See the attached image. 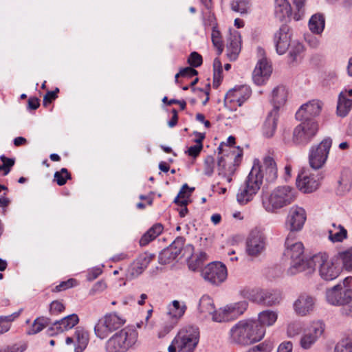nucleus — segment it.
<instances>
[{
    "mask_svg": "<svg viewBox=\"0 0 352 352\" xmlns=\"http://www.w3.org/2000/svg\"><path fill=\"white\" fill-rule=\"evenodd\" d=\"M280 300V295L278 292L275 291H261L257 292L256 301L259 304L266 306H272L279 303Z\"/></svg>",
    "mask_w": 352,
    "mask_h": 352,
    "instance_id": "26",
    "label": "nucleus"
},
{
    "mask_svg": "<svg viewBox=\"0 0 352 352\" xmlns=\"http://www.w3.org/2000/svg\"><path fill=\"white\" fill-rule=\"evenodd\" d=\"M332 145V140L330 138H324L319 144L312 146L309 153V163L314 170H318L325 164L330 148Z\"/></svg>",
    "mask_w": 352,
    "mask_h": 352,
    "instance_id": "9",
    "label": "nucleus"
},
{
    "mask_svg": "<svg viewBox=\"0 0 352 352\" xmlns=\"http://www.w3.org/2000/svg\"><path fill=\"white\" fill-rule=\"evenodd\" d=\"M265 334V328L254 319L241 320L230 330V340L233 344L247 346L259 342Z\"/></svg>",
    "mask_w": 352,
    "mask_h": 352,
    "instance_id": "1",
    "label": "nucleus"
},
{
    "mask_svg": "<svg viewBox=\"0 0 352 352\" xmlns=\"http://www.w3.org/2000/svg\"><path fill=\"white\" fill-rule=\"evenodd\" d=\"M78 322V316L75 314H72L53 322L47 329V333L50 336H53L65 331H68L76 326Z\"/></svg>",
    "mask_w": 352,
    "mask_h": 352,
    "instance_id": "17",
    "label": "nucleus"
},
{
    "mask_svg": "<svg viewBox=\"0 0 352 352\" xmlns=\"http://www.w3.org/2000/svg\"><path fill=\"white\" fill-rule=\"evenodd\" d=\"M296 12L294 13L293 18L295 21L300 20L305 14V6L306 0H292Z\"/></svg>",
    "mask_w": 352,
    "mask_h": 352,
    "instance_id": "48",
    "label": "nucleus"
},
{
    "mask_svg": "<svg viewBox=\"0 0 352 352\" xmlns=\"http://www.w3.org/2000/svg\"><path fill=\"white\" fill-rule=\"evenodd\" d=\"M51 324L50 319L46 317H38L36 318L31 327L28 331V335H34L41 331L44 328Z\"/></svg>",
    "mask_w": 352,
    "mask_h": 352,
    "instance_id": "38",
    "label": "nucleus"
},
{
    "mask_svg": "<svg viewBox=\"0 0 352 352\" xmlns=\"http://www.w3.org/2000/svg\"><path fill=\"white\" fill-rule=\"evenodd\" d=\"M212 42L213 45L217 48V53L220 55L223 50V45L221 40L220 31L218 29L217 24H214L212 28Z\"/></svg>",
    "mask_w": 352,
    "mask_h": 352,
    "instance_id": "43",
    "label": "nucleus"
},
{
    "mask_svg": "<svg viewBox=\"0 0 352 352\" xmlns=\"http://www.w3.org/2000/svg\"><path fill=\"white\" fill-rule=\"evenodd\" d=\"M163 226L161 223L154 224L140 239V244L142 246L146 245L154 240L163 231Z\"/></svg>",
    "mask_w": 352,
    "mask_h": 352,
    "instance_id": "31",
    "label": "nucleus"
},
{
    "mask_svg": "<svg viewBox=\"0 0 352 352\" xmlns=\"http://www.w3.org/2000/svg\"><path fill=\"white\" fill-rule=\"evenodd\" d=\"M352 108V100L346 98V92H340L337 104V114L340 117L348 115Z\"/></svg>",
    "mask_w": 352,
    "mask_h": 352,
    "instance_id": "30",
    "label": "nucleus"
},
{
    "mask_svg": "<svg viewBox=\"0 0 352 352\" xmlns=\"http://www.w3.org/2000/svg\"><path fill=\"white\" fill-rule=\"evenodd\" d=\"M234 164L233 165H229L228 168V170H223L221 169V163L223 162V157L219 158L218 160V171L219 175L224 178H226V181L228 183H230L232 180V176L234 175L236 167L241 163L243 153L241 150L238 149L234 151Z\"/></svg>",
    "mask_w": 352,
    "mask_h": 352,
    "instance_id": "24",
    "label": "nucleus"
},
{
    "mask_svg": "<svg viewBox=\"0 0 352 352\" xmlns=\"http://www.w3.org/2000/svg\"><path fill=\"white\" fill-rule=\"evenodd\" d=\"M324 331V324L321 321L314 322L309 327L308 333H313L317 339L322 336Z\"/></svg>",
    "mask_w": 352,
    "mask_h": 352,
    "instance_id": "51",
    "label": "nucleus"
},
{
    "mask_svg": "<svg viewBox=\"0 0 352 352\" xmlns=\"http://www.w3.org/2000/svg\"><path fill=\"white\" fill-rule=\"evenodd\" d=\"M251 89L247 85H241L229 90L226 94L224 102L230 108L241 107L251 96Z\"/></svg>",
    "mask_w": 352,
    "mask_h": 352,
    "instance_id": "13",
    "label": "nucleus"
},
{
    "mask_svg": "<svg viewBox=\"0 0 352 352\" xmlns=\"http://www.w3.org/2000/svg\"><path fill=\"white\" fill-rule=\"evenodd\" d=\"M352 277L345 278L342 283L337 284L326 292L327 302L336 306H342L352 300Z\"/></svg>",
    "mask_w": 352,
    "mask_h": 352,
    "instance_id": "7",
    "label": "nucleus"
},
{
    "mask_svg": "<svg viewBox=\"0 0 352 352\" xmlns=\"http://www.w3.org/2000/svg\"><path fill=\"white\" fill-rule=\"evenodd\" d=\"M20 312H15L11 315L0 316V334L8 331L10 329L12 322L19 316Z\"/></svg>",
    "mask_w": 352,
    "mask_h": 352,
    "instance_id": "45",
    "label": "nucleus"
},
{
    "mask_svg": "<svg viewBox=\"0 0 352 352\" xmlns=\"http://www.w3.org/2000/svg\"><path fill=\"white\" fill-rule=\"evenodd\" d=\"M58 89L56 88L55 91H47L43 97V105L47 106L48 104L51 103L54 100H55L57 98V92H58Z\"/></svg>",
    "mask_w": 352,
    "mask_h": 352,
    "instance_id": "64",
    "label": "nucleus"
},
{
    "mask_svg": "<svg viewBox=\"0 0 352 352\" xmlns=\"http://www.w3.org/2000/svg\"><path fill=\"white\" fill-rule=\"evenodd\" d=\"M301 331V325L300 323L294 322L288 324L287 333L289 337H294L298 335Z\"/></svg>",
    "mask_w": 352,
    "mask_h": 352,
    "instance_id": "62",
    "label": "nucleus"
},
{
    "mask_svg": "<svg viewBox=\"0 0 352 352\" xmlns=\"http://www.w3.org/2000/svg\"><path fill=\"white\" fill-rule=\"evenodd\" d=\"M272 71L271 65L266 58L259 60L252 73L254 82L258 85H263L270 77Z\"/></svg>",
    "mask_w": 352,
    "mask_h": 352,
    "instance_id": "23",
    "label": "nucleus"
},
{
    "mask_svg": "<svg viewBox=\"0 0 352 352\" xmlns=\"http://www.w3.org/2000/svg\"><path fill=\"white\" fill-rule=\"evenodd\" d=\"M322 104L320 100L309 101L300 107L296 113V118L299 121L305 122L315 120L314 118L318 116L321 112Z\"/></svg>",
    "mask_w": 352,
    "mask_h": 352,
    "instance_id": "15",
    "label": "nucleus"
},
{
    "mask_svg": "<svg viewBox=\"0 0 352 352\" xmlns=\"http://www.w3.org/2000/svg\"><path fill=\"white\" fill-rule=\"evenodd\" d=\"M274 14L280 21L294 15L291 5L287 0H275Z\"/></svg>",
    "mask_w": 352,
    "mask_h": 352,
    "instance_id": "29",
    "label": "nucleus"
},
{
    "mask_svg": "<svg viewBox=\"0 0 352 352\" xmlns=\"http://www.w3.org/2000/svg\"><path fill=\"white\" fill-rule=\"evenodd\" d=\"M213 82L212 86L214 88H218L220 85L221 80L223 79V76L221 75L222 73V65L221 60L216 58L213 62Z\"/></svg>",
    "mask_w": 352,
    "mask_h": 352,
    "instance_id": "42",
    "label": "nucleus"
},
{
    "mask_svg": "<svg viewBox=\"0 0 352 352\" xmlns=\"http://www.w3.org/2000/svg\"><path fill=\"white\" fill-rule=\"evenodd\" d=\"M256 193L246 188V185H242L237 192L236 200L241 205H245L250 201Z\"/></svg>",
    "mask_w": 352,
    "mask_h": 352,
    "instance_id": "40",
    "label": "nucleus"
},
{
    "mask_svg": "<svg viewBox=\"0 0 352 352\" xmlns=\"http://www.w3.org/2000/svg\"><path fill=\"white\" fill-rule=\"evenodd\" d=\"M65 309L63 304L58 300L53 301L50 306V311L52 315H56Z\"/></svg>",
    "mask_w": 352,
    "mask_h": 352,
    "instance_id": "63",
    "label": "nucleus"
},
{
    "mask_svg": "<svg viewBox=\"0 0 352 352\" xmlns=\"http://www.w3.org/2000/svg\"><path fill=\"white\" fill-rule=\"evenodd\" d=\"M316 299L307 294H301L294 301L293 307L296 314L305 316L314 309Z\"/></svg>",
    "mask_w": 352,
    "mask_h": 352,
    "instance_id": "20",
    "label": "nucleus"
},
{
    "mask_svg": "<svg viewBox=\"0 0 352 352\" xmlns=\"http://www.w3.org/2000/svg\"><path fill=\"white\" fill-rule=\"evenodd\" d=\"M235 144V138L233 136H229L227 139V142H221L220 145L218 147L219 154H223L224 153H226L227 158L232 159V157H234V151L236 150H241L242 152V149H241L239 147L237 148H232V146H233Z\"/></svg>",
    "mask_w": 352,
    "mask_h": 352,
    "instance_id": "37",
    "label": "nucleus"
},
{
    "mask_svg": "<svg viewBox=\"0 0 352 352\" xmlns=\"http://www.w3.org/2000/svg\"><path fill=\"white\" fill-rule=\"evenodd\" d=\"M314 173L303 171L300 173L296 179V186L300 191L303 193H310L315 191L319 186L318 179Z\"/></svg>",
    "mask_w": 352,
    "mask_h": 352,
    "instance_id": "18",
    "label": "nucleus"
},
{
    "mask_svg": "<svg viewBox=\"0 0 352 352\" xmlns=\"http://www.w3.org/2000/svg\"><path fill=\"white\" fill-rule=\"evenodd\" d=\"M285 254L291 258L288 273L291 275L306 272L309 265V258H304V246L300 241H294V233H289L285 240Z\"/></svg>",
    "mask_w": 352,
    "mask_h": 352,
    "instance_id": "3",
    "label": "nucleus"
},
{
    "mask_svg": "<svg viewBox=\"0 0 352 352\" xmlns=\"http://www.w3.org/2000/svg\"><path fill=\"white\" fill-rule=\"evenodd\" d=\"M318 124L316 120L301 121L293 131L292 142L297 145H306L316 136Z\"/></svg>",
    "mask_w": 352,
    "mask_h": 352,
    "instance_id": "10",
    "label": "nucleus"
},
{
    "mask_svg": "<svg viewBox=\"0 0 352 352\" xmlns=\"http://www.w3.org/2000/svg\"><path fill=\"white\" fill-rule=\"evenodd\" d=\"M259 170V175L268 184L274 183L278 177V168L274 159L265 156L261 166H256Z\"/></svg>",
    "mask_w": 352,
    "mask_h": 352,
    "instance_id": "16",
    "label": "nucleus"
},
{
    "mask_svg": "<svg viewBox=\"0 0 352 352\" xmlns=\"http://www.w3.org/2000/svg\"><path fill=\"white\" fill-rule=\"evenodd\" d=\"M199 341V329L194 326L182 328L168 348V352H193Z\"/></svg>",
    "mask_w": 352,
    "mask_h": 352,
    "instance_id": "4",
    "label": "nucleus"
},
{
    "mask_svg": "<svg viewBox=\"0 0 352 352\" xmlns=\"http://www.w3.org/2000/svg\"><path fill=\"white\" fill-rule=\"evenodd\" d=\"M194 188H190L187 184L182 186L174 202L179 206H187L188 198L194 190Z\"/></svg>",
    "mask_w": 352,
    "mask_h": 352,
    "instance_id": "39",
    "label": "nucleus"
},
{
    "mask_svg": "<svg viewBox=\"0 0 352 352\" xmlns=\"http://www.w3.org/2000/svg\"><path fill=\"white\" fill-rule=\"evenodd\" d=\"M335 352H352V334L342 338L336 344Z\"/></svg>",
    "mask_w": 352,
    "mask_h": 352,
    "instance_id": "44",
    "label": "nucleus"
},
{
    "mask_svg": "<svg viewBox=\"0 0 352 352\" xmlns=\"http://www.w3.org/2000/svg\"><path fill=\"white\" fill-rule=\"evenodd\" d=\"M316 267L318 268L319 275L324 280L336 279L341 271L340 265L329 259L325 253H319L309 258V265L305 272L306 274H311Z\"/></svg>",
    "mask_w": 352,
    "mask_h": 352,
    "instance_id": "5",
    "label": "nucleus"
},
{
    "mask_svg": "<svg viewBox=\"0 0 352 352\" xmlns=\"http://www.w3.org/2000/svg\"><path fill=\"white\" fill-rule=\"evenodd\" d=\"M296 190L289 186L275 188L270 195H263L262 204L268 212L276 213L285 206L292 204L296 199Z\"/></svg>",
    "mask_w": 352,
    "mask_h": 352,
    "instance_id": "2",
    "label": "nucleus"
},
{
    "mask_svg": "<svg viewBox=\"0 0 352 352\" xmlns=\"http://www.w3.org/2000/svg\"><path fill=\"white\" fill-rule=\"evenodd\" d=\"M215 161L212 155H208L204 162V174L207 176H211L214 173Z\"/></svg>",
    "mask_w": 352,
    "mask_h": 352,
    "instance_id": "55",
    "label": "nucleus"
},
{
    "mask_svg": "<svg viewBox=\"0 0 352 352\" xmlns=\"http://www.w3.org/2000/svg\"><path fill=\"white\" fill-rule=\"evenodd\" d=\"M201 276L205 280L218 285L227 278V268L221 262H212L202 269Z\"/></svg>",
    "mask_w": 352,
    "mask_h": 352,
    "instance_id": "12",
    "label": "nucleus"
},
{
    "mask_svg": "<svg viewBox=\"0 0 352 352\" xmlns=\"http://www.w3.org/2000/svg\"><path fill=\"white\" fill-rule=\"evenodd\" d=\"M54 177V180L58 186H63L68 179H71V175L65 168H63L60 170L55 172Z\"/></svg>",
    "mask_w": 352,
    "mask_h": 352,
    "instance_id": "47",
    "label": "nucleus"
},
{
    "mask_svg": "<svg viewBox=\"0 0 352 352\" xmlns=\"http://www.w3.org/2000/svg\"><path fill=\"white\" fill-rule=\"evenodd\" d=\"M77 281L76 279L70 278L66 281L61 282L58 285L56 286L53 289L54 292H59L69 288H72L76 285Z\"/></svg>",
    "mask_w": 352,
    "mask_h": 352,
    "instance_id": "61",
    "label": "nucleus"
},
{
    "mask_svg": "<svg viewBox=\"0 0 352 352\" xmlns=\"http://www.w3.org/2000/svg\"><path fill=\"white\" fill-rule=\"evenodd\" d=\"M214 305L212 299L207 295L203 296L199 305V309L201 313L205 314V316L212 314L214 312Z\"/></svg>",
    "mask_w": 352,
    "mask_h": 352,
    "instance_id": "41",
    "label": "nucleus"
},
{
    "mask_svg": "<svg viewBox=\"0 0 352 352\" xmlns=\"http://www.w3.org/2000/svg\"><path fill=\"white\" fill-rule=\"evenodd\" d=\"M318 339L313 336V333L308 332L303 335L300 339V344L304 349H308L316 342Z\"/></svg>",
    "mask_w": 352,
    "mask_h": 352,
    "instance_id": "56",
    "label": "nucleus"
},
{
    "mask_svg": "<svg viewBox=\"0 0 352 352\" xmlns=\"http://www.w3.org/2000/svg\"><path fill=\"white\" fill-rule=\"evenodd\" d=\"M214 322H224L231 320V316H229L226 306L219 310L214 309V312L210 314Z\"/></svg>",
    "mask_w": 352,
    "mask_h": 352,
    "instance_id": "46",
    "label": "nucleus"
},
{
    "mask_svg": "<svg viewBox=\"0 0 352 352\" xmlns=\"http://www.w3.org/2000/svg\"><path fill=\"white\" fill-rule=\"evenodd\" d=\"M328 232L329 240L333 243L342 242L347 236L346 230L341 225L336 226L335 223H332V228Z\"/></svg>",
    "mask_w": 352,
    "mask_h": 352,
    "instance_id": "34",
    "label": "nucleus"
},
{
    "mask_svg": "<svg viewBox=\"0 0 352 352\" xmlns=\"http://www.w3.org/2000/svg\"><path fill=\"white\" fill-rule=\"evenodd\" d=\"M267 245L265 233L258 228L252 230L246 240L245 251L248 256L257 257L262 254Z\"/></svg>",
    "mask_w": 352,
    "mask_h": 352,
    "instance_id": "11",
    "label": "nucleus"
},
{
    "mask_svg": "<svg viewBox=\"0 0 352 352\" xmlns=\"http://www.w3.org/2000/svg\"><path fill=\"white\" fill-rule=\"evenodd\" d=\"M278 318L276 311L272 310H265L258 314L257 322L265 328V326H272Z\"/></svg>",
    "mask_w": 352,
    "mask_h": 352,
    "instance_id": "32",
    "label": "nucleus"
},
{
    "mask_svg": "<svg viewBox=\"0 0 352 352\" xmlns=\"http://www.w3.org/2000/svg\"><path fill=\"white\" fill-rule=\"evenodd\" d=\"M262 183L263 179L262 176L259 175V170L254 165L244 184L246 185V188H250V190L257 193L261 188Z\"/></svg>",
    "mask_w": 352,
    "mask_h": 352,
    "instance_id": "28",
    "label": "nucleus"
},
{
    "mask_svg": "<svg viewBox=\"0 0 352 352\" xmlns=\"http://www.w3.org/2000/svg\"><path fill=\"white\" fill-rule=\"evenodd\" d=\"M230 6L233 11L241 14L246 13L249 8V3L246 0H232Z\"/></svg>",
    "mask_w": 352,
    "mask_h": 352,
    "instance_id": "49",
    "label": "nucleus"
},
{
    "mask_svg": "<svg viewBox=\"0 0 352 352\" xmlns=\"http://www.w3.org/2000/svg\"><path fill=\"white\" fill-rule=\"evenodd\" d=\"M338 186L337 192L340 195H343L346 192H349L351 188V182L346 176L341 175L339 180L338 181Z\"/></svg>",
    "mask_w": 352,
    "mask_h": 352,
    "instance_id": "50",
    "label": "nucleus"
},
{
    "mask_svg": "<svg viewBox=\"0 0 352 352\" xmlns=\"http://www.w3.org/2000/svg\"><path fill=\"white\" fill-rule=\"evenodd\" d=\"M186 309L187 307L185 302L175 300L168 306V314L177 321L184 316Z\"/></svg>",
    "mask_w": 352,
    "mask_h": 352,
    "instance_id": "33",
    "label": "nucleus"
},
{
    "mask_svg": "<svg viewBox=\"0 0 352 352\" xmlns=\"http://www.w3.org/2000/svg\"><path fill=\"white\" fill-rule=\"evenodd\" d=\"M287 96L288 91L285 86L276 87L272 91L271 103L274 106L273 109H276L278 112L280 107L285 104Z\"/></svg>",
    "mask_w": 352,
    "mask_h": 352,
    "instance_id": "25",
    "label": "nucleus"
},
{
    "mask_svg": "<svg viewBox=\"0 0 352 352\" xmlns=\"http://www.w3.org/2000/svg\"><path fill=\"white\" fill-rule=\"evenodd\" d=\"M177 256V255L173 254V252L168 247L160 252L159 255L160 263L162 264L168 263L175 259Z\"/></svg>",
    "mask_w": 352,
    "mask_h": 352,
    "instance_id": "53",
    "label": "nucleus"
},
{
    "mask_svg": "<svg viewBox=\"0 0 352 352\" xmlns=\"http://www.w3.org/2000/svg\"><path fill=\"white\" fill-rule=\"evenodd\" d=\"M306 219L307 215L304 208L298 206L291 207L285 222L286 228L290 230L289 233L301 230Z\"/></svg>",
    "mask_w": 352,
    "mask_h": 352,
    "instance_id": "14",
    "label": "nucleus"
},
{
    "mask_svg": "<svg viewBox=\"0 0 352 352\" xmlns=\"http://www.w3.org/2000/svg\"><path fill=\"white\" fill-rule=\"evenodd\" d=\"M126 322V320L116 313L106 314L95 325L94 331L96 336L104 339L112 331L119 329Z\"/></svg>",
    "mask_w": 352,
    "mask_h": 352,
    "instance_id": "8",
    "label": "nucleus"
},
{
    "mask_svg": "<svg viewBox=\"0 0 352 352\" xmlns=\"http://www.w3.org/2000/svg\"><path fill=\"white\" fill-rule=\"evenodd\" d=\"M67 344H74L75 352H82L89 343V334L83 328L78 327L76 329L72 336L65 339Z\"/></svg>",
    "mask_w": 352,
    "mask_h": 352,
    "instance_id": "22",
    "label": "nucleus"
},
{
    "mask_svg": "<svg viewBox=\"0 0 352 352\" xmlns=\"http://www.w3.org/2000/svg\"><path fill=\"white\" fill-rule=\"evenodd\" d=\"M290 45L289 56L292 61H295L297 59V56L303 52L304 47L300 43L297 41L292 42Z\"/></svg>",
    "mask_w": 352,
    "mask_h": 352,
    "instance_id": "57",
    "label": "nucleus"
},
{
    "mask_svg": "<svg viewBox=\"0 0 352 352\" xmlns=\"http://www.w3.org/2000/svg\"><path fill=\"white\" fill-rule=\"evenodd\" d=\"M138 331L133 327H126L115 333L106 342L107 352H126L137 342Z\"/></svg>",
    "mask_w": 352,
    "mask_h": 352,
    "instance_id": "6",
    "label": "nucleus"
},
{
    "mask_svg": "<svg viewBox=\"0 0 352 352\" xmlns=\"http://www.w3.org/2000/svg\"><path fill=\"white\" fill-rule=\"evenodd\" d=\"M274 348V344L270 341H265L250 349L248 352H271Z\"/></svg>",
    "mask_w": 352,
    "mask_h": 352,
    "instance_id": "52",
    "label": "nucleus"
},
{
    "mask_svg": "<svg viewBox=\"0 0 352 352\" xmlns=\"http://www.w3.org/2000/svg\"><path fill=\"white\" fill-rule=\"evenodd\" d=\"M202 62V56L196 52H192L188 58V64L192 67H199Z\"/></svg>",
    "mask_w": 352,
    "mask_h": 352,
    "instance_id": "60",
    "label": "nucleus"
},
{
    "mask_svg": "<svg viewBox=\"0 0 352 352\" xmlns=\"http://www.w3.org/2000/svg\"><path fill=\"white\" fill-rule=\"evenodd\" d=\"M241 49V34L237 30H229L226 40V55L230 60H236Z\"/></svg>",
    "mask_w": 352,
    "mask_h": 352,
    "instance_id": "19",
    "label": "nucleus"
},
{
    "mask_svg": "<svg viewBox=\"0 0 352 352\" xmlns=\"http://www.w3.org/2000/svg\"><path fill=\"white\" fill-rule=\"evenodd\" d=\"M0 160L3 162L1 168L3 170V175H7L10 173L12 167L14 165V160L6 157L5 155H1Z\"/></svg>",
    "mask_w": 352,
    "mask_h": 352,
    "instance_id": "59",
    "label": "nucleus"
},
{
    "mask_svg": "<svg viewBox=\"0 0 352 352\" xmlns=\"http://www.w3.org/2000/svg\"><path fill=\"white\" fill-rule=\"evenodd\" d=\"M278 113L276 109H272L267 115L263 126V135L265 138H272L277 127Z\"/></svg>",
    "mask_w": 352,
    "mask_h": 352,
    "instance_id": "27",
    "label": "nucleus"
},
{
    "mask_svg": "<svg viewBox=\"0 0 352 352\" xmlns=\"http://www.w3.org/2000/svg\"><path fill=\"white\" fill-rule=\"evenodd\" d=\"M248 303L245 300L232 303L226 305L231 320L242 315L247 309Z\"/></svg>",
    "mask_w": 352,
    "mask_h": 352,
    "instance_id": "36",
    "label": "nucleus"
},
{
    "mask_svg": "<svg viewBox=\"0 0 352 352\" xmlns=\"http://www.w3.org/2000/svg\"><path fill=\"white\" fill-rule=\"evenodd\" d=\"M324 17L322 14H314L309 21V28L311 32L320 34L324 28Z\"/></svg>",
    "mask_w": 352,
    "mask_h": 352,
    "instance_id": "35",
    "label": "nucleus"
},
{
    "mask_svg": "<svg viewBox=\"0 0 352 352\" xmlns=\"http://www.w3.org/2000/svg\"><path fill=\"white\" fill-rule=\"evenodd\" d=\"M185 239L184 237H177L175 240L169 245V248L171 251L173 252L174 255L178 256L184 245Z\"/></svg>",
    "mask_w": 352,
    "mask_h": 352,
    "instance_id": "58",
    "label": "nucleus"
},
{
    "mask_svg": "<svg viewBox=\"0 0 352 352\" xmlns=\"http://www.w3.org/2000/svg\"><path fill=\"white\" fill-rule=\"evenodd\" d=\"M290 29L286 25H282L274 35L276 50L278 54H285L291 45Z\"/></svg>",
    "mask_w": 352,
    "mask_h": 352,
    "instance_id": "21",
    "label": "nucleus"
},
{
    "mask_svg": "<svg viewBox=\"0 0 352 352\" xmlns=\"http://www.w3.org/2000/svg\"><path fill=\"white\" fill-rule=\"evenodd\" d=\"M150 262V258L145 256L142 255L139 256L134 263V268H136L137 273H142V272L146 268Z\"/></svg>",
    "mask_w": 352,
    "mask_h": 352,
    "instance_id": "54",
    "label": "nucleus"
}]
</instances>
